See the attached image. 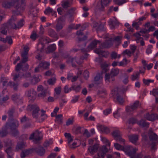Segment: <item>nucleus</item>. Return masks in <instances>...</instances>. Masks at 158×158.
<instances>
[{
    "label": "nucleus",
    "instance_id": "obj_1",
    "mask_svg": "<svg viewBox=\"0 0 158 158\" xmlns=\"http://www.w3.org/2000/svg\"><path fill=\"white\" fill-rule=\"evenodd\" d=\"M19 122L16 120L7 122L5 124L2 130L1 131L0 137L6 136L9 132L11 133L14 136L19 135V131L17 128L19 126Z\"/></svg>",
    "mask_w": 158,
    "mask_h": 158
},
{
    "label": "nucleus",
    "instance_id": "obj_2",
    "mask_svg": "<svg viewBox=\"0 0 158 158\" xmlns=\"http://www.w3.org/2000/svg\"><path fill=\"white\" fill-rule=\"evenodd\" d=\"M14 8L15 10L12 11L14 15H20L25 10L26 6V0H15Z\"/></svg>",
    "mask_w": 158,
    "mask_h": 158
},
{
    "label": "nucleus",
    "instance_id": "obj_3",
    "mask_svg": "<svg viewBox=\"0 0 158 158\" xmlns=\"http://www.w3.org/2000/svg\"><path fill=\"white\" fill-rule=\"evenodd\" d=\"M112 45V42L111 40H108L105 42L102 43L99 46V48L96 49L95 50V52L101 55L102 56H105L104 55L105 52L101 50V49H103L105 48H107L110 47Z\"/></svg>",
    "mask_w": 158,
    "mask_h": 158
},
{
    "label": "nucleus",
    "instance_id": "obj_4",
    "mask_svg": "<svg viewBox=\"0 0 158 158\" xmlns=\"http://www.w3.org/2000/svg\"><path fill=\"white\" fill-rule=\"evenodd\" d=\"M13 80L14 81H16L18 78L21 79L22 78H24L27 80H31L32 78L31 73L28 72L25 73L19 71L13 75Z\"/></svg>",
    "mask_w": 158,
    "mask_h": 158
},
{
    "label": "nucleus",
    "instance_id": "obj_5",
    "mask_svg": "<svg viewBox=\"0 0 158 158\" xmlns=\"http://www.w3.org/2000/svg\"><path fill=\"white\" fill-rule=\"evenodd\" d=\"M28 50L24 49V52L21 54V56L22 60V61L19 63H18L15 67V71L18 72L19 70L21 68V66H22V63H25L28 61Z\"/></svg>",
    "mask_w": 158,
    "mask_h": 158
},
{
    "label": "nucleus",
    "instance_id": "obj_6",
    "mask_svg": "<svg viewBox=\"0 0 158 158\" xmlns=\"http://www.w3.org/2000/svg\"><path fill=\"white\" fill-rule=\"evenodd\" d=\"M42 137L43 135L41 132L39 131L38 130H36L31 135L29 139H33V141L36 143L42 139Z\"/></svg>",
    "mask_w": 158,
    "mask_h": 158
},
{
    "label": "nucleus",
    "instance_id": "obj_7",
    "mask_svg": "<svg viewBox=\"0 0 158 158\" xmlns=\"http://www.w3.org/2000/svg\"><path fill=\"white\" fill-rule=\"evenodd\" d=\"M122 151L126 153L131 158H133V156L136 152V149L130 145L123 146Z\"/></svg>",
    "mask_w": 158,
    "mask_h": 158
},
{
    "label": "nucleus",
    "instance_id": "obj_8",
    "mask_svg": "<svg viewBox=\"0 0 158 158\" xmlns=\"http://www.w3.org/2000/svg\"><path fill=\"white\" fill-rule=\"evenodd\" d=\"M52 41L51 40L48 38L45 37L42 38L40 42L39 43L37 46V50L40 52H42L43 51L44 44H48Z\"/></svg>",
    "mask_w": 158,
    "mask_h": 158
},
{
    "label": "nucleus",
    "instance_id": "obj_9",
    "mask_svg": "<svg viewBox=\"0 0 158 158\" xmlns=\"http://www.w3.org/2000/svg\"><path fill=\"white\" fill-rule=\"evenodd\" d=\"M119 73V69H111L110 73H106L105 75L106 80L108 81L110 78H112V81H114V77L117 76Z\"/></svg>",
    "mask_w": 158,
    "mask_h": 158
},
{
    "label": "nucleus",
    "instance_id": "obj_10",
    "mask_svg": "<svg viewBox=\"0 0 158 158\" xmlns=\"http://www.w3.org/2000/svg\"><path fill=\"white\" fill-rule=\"evenodd\" d=\"M108 151L106 146H103L99 149L98 152L93 156V158H104Z\"/></svg>",
    "mask_w": 158,
    "mask_h": 158
},
{
    "label": "nucleus",
    "instance_id": "obj_11",
    "mask_svg": "<svg viewBox=\"0 0 158 158\" xmlns=\"http://www.w3.org/2000/svg\"><path fill=\"white\" fill-rule=\"evenodd\" d=\"M88 27L87 24H84L82 25L81 29L77 32L76 34L79 36L78 38L79 42L85 40L87 39V37L86 35H84L82 38H81L80 36L83 35V31L86 29Z\"/></svg>",
    "mask_w": 158,
    "mask_h": 158
},
{
    "label": "nucleus",
    "instance_id": "obj_12",
    "mask_svg": "<svg viewBox=\"0 0 158 158\" xmlns=\"http://www.w3.org/2000/svg\"><path fill=\"white\" fill-rule=\"evenodd\" d=\"M140 106V104L139 101H136L131 106H127L126 107V111L129 114H132L133 111Z\"/></svg>",
    "mask_w": 158,
    "mask_h": 158
},
{
    "label": "nucleus",
    "instance_id": "obj_13",
    "mask_svg": "<svg viewBox=\"0 0 158 158\" xmlns=\"http://www.w3.org/2000/svg\"><path fill=\"white\" fill-rule=\"evenodd\" d=\"M111 94L114 96H116V99L118 102L121 105H122L124 102V100L122 96L118 93V88H115L111 90Z\"/></svg>",
    "mask_w": 158,
    "mask_h": 158
},
{
    "label": "nucleus",
    "instance_id": "obj_14",
    "mask_svg": "<svg viewBox=\"0 0 158 158\" xmlns=\"http://www.w3.org/2000/svg\"><path fill=\"white\" fill-rule=\"evenodd\" d=\"M112 135L114 139L116 140L119 141L120 143L123 144H125V140L122 138L121 134L119 131L115 130L113 131L112 133Z\"/></svg>",
    "mask_w": 158,
    "mask_h": 158
},
{
    "label": "nucleus",
    "instance_id": "obj_15",
    "mask_svg": "<svg viewBox=\"0 0 158 158\" xmlns=\"http://www.w3.org/2000/svg\"><path fill=\"white\" fill-rule=\"evenodd\" d=\"M65 19L63 16H60L57 20L56 29L58 32L59 31L63 28L64 25Z\"/></svg>",
    "mask_w": 158,
    "mask_h": 158
},
{
    "label": "nucleus",
    "instance_id": "obj_16",
    "mask_svg": "<svg viewBox=\"0 0 158 158\" xmlns=\"http://www.w3.org/2000/svg\"><path fill=\"white\" fill-rule=\"evenodd\" d=\"M32 109H33L32 112V116L34 118L37 119L40 115L39 112L40 111L39 108L35 105H32L31 106Z\"/></svg>",
    "mask_w": 158,
    "mask_h": 158
},
{
    "label": "nucleus",
    "instance_id": "obj_17",
    "mask_svg": "<svg viewBox=\"0 0 158 158\" xmlns=\"http://www.w3.org/2000/svg\"><path fill=\"white\" fill-rule=\"evenodd\" d=\"M17 19L15 16H13L11 19L9 20L7 24V26L9 28H12L14 29H16V24L15 23V21Z\"/></svg>",
    "mask_w": 158,
    "mask_h": 158
},
{
    "label": "nucleus",
    "instance_id": "obj_18",
    "mask_svg": "<svg viewBox=\"0 0 158 158\" xmlns=\"http://www.w3.org/2000/svg\"><path fill=\"white\" fill-rule=\"evenodd\" d=\"M15 111V106H12L10 108L7 112V114L8 117V119L7 122L12 121L13 119H15L19 121L16 119L13 118L14 114Z\"/></svg>",
    "mask_w": 158,
    "mask_h": 158
},
{
    "label": "nucleus",
    "instance_id": "obj_19",
    "mask_svg": "<svg viewBox=\"0 0 158 158\" xmlns=\"http://www.w3.org/2000/svg\"><path fill=\"white\" fill-rule=\"evenodd\" d=\"M37 90L38 91L40 92L38 94V96L40 99H44L46 97L47 93L42 85L38 86Z\"/></svg>",
    "mask_w": 158,
    "mask_h": 158
},
{
    "label": "nucleus",
    "instance_id": "obj_20",
    "mask_svg": "<svg viewBox=\"0 0 158 158\" xmlns=\"http://www.w3.org/2000/svg\"><path fill=\"white\" fill-rule=\"evenodd\" d=\"M144 117L146 119L152 121L158 119V115L156 114H150L148 113H147L144 114Z\"/></svg>",
    "mask_w": 158,
    "mask_h": 158
},
{
    "label": "nucleus",
    "instance_id": "obj_21",
    "mask_svg": "<svg viewBox=\"0 0 158 158\" xmlns=\"http://www.w3.org/2000/svg\"><path fill=\"white\" fill-rule=\"evenodd\" d=\"M111 1V0H101L98 2L99 9L101 11L104 10L105 6H107Z\"/></svg>",
    "mask_w": 158,
    "mask_h": 158
},
{
    "label": "nucleus",
    "instance_id": "obj_22",
    "mask_svg": "<svg viewBox=\"0 0 158 158\" xmlns=\"http://www.w3.org/2000/svg\"><path fill=\"white\" fill-rule=\"evenodd\" d=\"M34 151V148L28 149L23 151L20 154L21 158H24L30 154L32 153Z\"/></svg>",
    "mask_w": 158,
    "mask_h": 158
},
{
    "label": "nucleus",
    "instance_id": "obj_23",
    "mask_svg": "<svg viewBox=\"0 0 158 158\" xmlns=\"http://www.w3.org/2000/svg\"><path fill=\"white\" fill-rule=\"evenodd\" d=\"M15 0H10L6 1L3 3L2 6L5 8H10L11 6H14L15 3Z\"/></svg>",
    "mask_w": 158,
    "mask_h": 158
},
{
    "label": "nucleus",
    "instance_id": "obj_24",
    "mask_svg": "<svg viewBox=\"0 0 158 158\" xmlns=\"http://www.w3.org/2000/svg\"><path fill=\"white\" fill-rule=\"evenodd\" d=\"M99 145L97 143L94 144L92 146H90L88 148V150L89 151L90 153L92 155L94 154L97 152Z\"/></svg>",
    "mask_w": 158,
    "mask_h": 158
},
{
    "label": "nucleus",
    "instance_id": "obj_25",
    "mask_svg": "<svg viewBox=\"0 0 158 158\" xmlns=\"http://www.w3.org/2000/svg\"><path fill=\"white\" fill-rule=\"evenodd\" d=\"M34 151L38 155L40 156H43L45 152V149L43 147L40 146L34 148Z\"/></svg>",
    "mask_w": 158,
    "mask_h": 158
},
{
    "label": "nucleus",
    "instance_id": "obj_26",
    "mask_svg": "<svg viewBox=\"0 0 158 158\" xmlns=\"http://www.w3.org/2000/svg\"><path fill=\"white\" fill-rule=\"evenodd\" d=\"M11 98L12 100L17 103L22 104L23 102L22 100L19 95L14 94L12 96Z\"/></svg>",
    "mask_w": 158,
    "mask_h": 158
},
{
    "label": "nucleus",
    "instance_id": "obj_27",
    "mask_svg": "<svg viewBox=\"0 0 158 158\" xmlns=\"http://www.w3.org/2000/svg\"><path fill=\"white\" fill-rule=\"evenodd\" d=\"M86 43H84L82 45V47H81V50L82 52H83L84 54V55L81 56V59L83 60L85 59H86L89 55V54L87 53L86 52L87 51H89V50H88L87 49L86 50L84 48H82L83 47H85L86 46Z\"/></svg>",
    "mask_w": 158,
    "mask_h": 158
},
{
    "label": "nucleus",
    "instance_id": "obj_28",
    "mask_svg": "<svg viewBox=\"0 0 158 158\" xmlns=\"http://www.w3.org/2000/svg\"><path fill=\"white\" fill-rule=\"evenodd\" d=\"M101 42L99 40H95L92 41L88 46L87 49L88 50H92L97 46V44L98 43H100Z\"/></svg>",
    "mask_w": 158,
    "mask_h": 158
},
{
    "label": "nucleus",
    "instance_id": "obj_29",
    "mask_svg": "<svg viewBox=\"0 0 158 158\" xmlns=\"http://www.w3.org/2000/svg\"><path fill=\"white\" fill-rule=\"evenodd\" d=\"M129 140L134 144L136 143L139 139V135L136 134L131 135L128 136Z\"/></svg>",
    "mask_w": 158,
    "mask_h": 158
},
{
    "label": "nucleus",
    "instance_id": "obj_30",
    "mask_svg": "<svg viewBox=\"0 0 158 158\" xmlns=\"http://www.w3.org/2000/svg\"><path fill=\"white\" fill-rule=\"evenodd\" d=\"M149 138L151 140H156L158 139L157 135L153 133L151 129H150L148 133Z\"/></svg>",
    "mask_w": 158,
    "mask_h": 158
},
{
    "label": "nucleus",
    "instance_id": "obj_31",
    "mask_svg": "<svg viewBox=\"0 0 158 158\" xmlns=\"http://www.w3.org/2000/svg\"><path fill=\"white\" fill-rule=\"evenodd\" d=\"M36 94V93L34 89H31L28 91L27 95L28 97L31 98L32 99H34L35 98Z\"/></svg>",
    "mask_w": 158,
    "mask_h": 158
},
{
    "label": "nucleus",
    "instance_id": "obj_32",
    "mask_svg": "<svg viewBox=\"0 0 158 158\" xmlns=\"http://www.w3.org/2000/svg\"><path fill=\"white\" fill-rule=\"evenodd\" d=\"M50 63L49 62L41 61L39 64V66L44 69H49Z\"/></svg>",
    "mask_w": 158,
    "mask_h": 158
},
{
    "label": "nucleus",
    "instance_id": "obj_33",
    "mask_svg": "<svg viewBox=\"0 0 158 158\" xmlns=\"http://www.w3.org/2000/svg\"><path fill=\"white\" fill-rule=\"evenodd\" d=\"M8 85L11 88H13L15 91H17L18 90V87L19 84L18 83H15L14 82L10 81L8 83Z\"/></svg>",
    "mask_w": 158,
    "mask_h": 158
},
{
    "label": "nucleus",
    "instance_id": "obj_34",
    "mask_svg": "<svg viewBox=\"0 0 158 158\" xmlns=\"http://www.w3.org/2000/svg\"><path fill=\"white\" fill-rule=\"evenodd\" d=\"M48 32L49 35L56 39H57L58 38V37L57 35L56 32L53 29L50 28L48 29Z\"/></svg>",
    "mask_w": 158,
    "mask_h": 158
},
{
    "label": "nucleus",
    "instance_id": "obj_35",
    "mask_svg": "<svg viewBox=\"0 0 158 158\" xmlns=\"http://www.w3.org/2000/svg\"><path fill=\"white\" fill-rule=\"evenodd\" d=\"M56 46L55 44H51L48 47L46 53H49L52 52L56 50Z\"/></svg>",
    "mask_w": 158,
    "mask_h": 158
},
{
    "label": "nucleus",
    "instance_id": "obj_36",
    "mask_svg": "<svg viewBox=\"0 0 158 158\" xmlns=\"http://www.w3.org/2000/svg\"><path fill=\"white\" fill-rule=\"evenodd\" d=\"M76 58V57H73L71 56L68 59H67L66 62L68 64H69L71 63L72 64V65L73 67H76V65L75 64Z\"/></svg>",
    "mask_w": 158,
    "mask_h": 158
},
{
    "label": "nucleus",
    "instance_id": "obj_37",
    "mask_svg": "<svg viewBox=\"0 0 158 158\" xmlns=\"http://www.w3.org/2000/svg\"><path fill=\"white\" fill-rule=\"evenodd\" d=\"M9 28L7 26V24L5 23L3 24L1 29V32L5 35H7V31L8 29Z\"/></svg>",
    "mask_w": 158,
    "mask_h": 158
},
{
    "label": "nucleus",
    "instance_id": "obj_38",
    "mask_svg": "<svg viewBox=\"0 0 158 158\" xmlns=\"http://www.w3.org/2000/svg\"><path fill=\"white\" fill-rule=\"evenodd\" d=\"M5 152L7 154L8 158H12L13 153L11 147H9L7 148L5 150Z\"/></svg>",
    "mask_w": 158,
    "mask_h": 158
},
{
    "label": "nucleus",
    "instance_id": "obj_39",
    "mask_svg": "<svg viewBox=\"0 0 158 158\" xmlns=\"http://www.w3.org/2000/svg\"><path fill=\"white\" fill-rule=\"evenodd\" d=\"M139 125L142 127H148L149 124V123L146 122V121L143 119H141L139 122Z\"/></svg>",
    "mask_w": 158,
    "mask_h": 158
},
{
    "label": "nucleus",
    "instance_id": "obj_40",
    "mask_svg": "<svg viewBox=\"0 0 158 158\" xmlns=\"http://www.w3.org/2000/svg\"><path fill=\"white\" fill-rule=\"evenodd\" d=\"M98 127L102 132L106 134H108L110 132L109 129L106 127H105L104 126L100 125Z\"/></svg>",
    "mask_w": 158,
    "mask_h": 158
},
{
    "label": "nucleus",
    "instance_id": "obj_41",
    "mask_svg": "<svg viewBox=\"0 0 158 158\" xmlns=\"http://www.w3.org/2000/svg\"><path fill=\"white\" fill-rule=\"evenodd\" d=\"M101 68L102 69V73H106L108 70V65L106 64H102L101 65Z\"/></svg>",
    "mask_w": 158,
    "mask_h": 158
},
{
    "label": "nucleus",
    "instance_id": "obj_42",
    "mask_svg": "<svg viewBox=\"0 0 158 158\" xmlns=\"http://www.w3.org/2000/svg\"><path fill=\"white\" fill-rule=\"evenodd\" d=\"M25 147V143L23 142H21L17 144L16 148L17 150H21Z\"/></svg>",
    "mask_w": 158,
    "mask_h": 158
},
{
    "label": "nucleus",
    "instance_id": "obj_43",
    "mask_svg": "<svg viewBox=\"0 0 158 158\" xmlns=\"http://www.w3.org/2000/svg\"><path fill=\"white\" fill-rule=\"evenodd\" d=\"M72 90L75 91L76 92H78L80 91L81 89V86L80 85L76 86L74 85H73L71 86Z\"/></svg>",
    "mask_w": 158,
    "mask_h": 158
},
{
    "label": "nucleus",
    "instance_id": "obj_44",
    "mask_svg": "<svg viewBox=\"0 0 158 158\" xmlns=\"http://www.w3.org/2000/svg\"><path fill=\"white\" fill-rule=\"evenodd\" d=\"M20 121L21 123L24 124L26 123H27L29 121V119L26 115H24L20 119Z\"/></svg>",
    "mask_w": 158,
    "mask_h": 158
},
{
    "label": "nucleus",
    "instance_id": "obj_45",
    "mask_svg": "<svg viewBox=\"0 0 158 158\" xmlns=\"http://www.w3.org/2000/svg\"><path fill=\"white\" fill-rule=\"evenodd\" d=\"M138 120L134 117H131L128 120V122L129 124H134L137 122Z\"/></svg>",
    "mask_w": 158,
    "mask_h": 158
},
{
    "label": "nucleus",
    "instance_id": "obj_46",
    "mask_svg": "<svg viewBox=\"0 0 158 158\" xmlns=\"http://www.w3.org/2000/svg\"><path fill=\"white\" fill-rule=\"evenodd\" d=\"M22 66H21V68L19 70L18 72H19V70L22 69L23 71H26L28 70L29 68V65L25 63H22Z\"/></svg>",
    "mask_w": 158,
    "mask_h": 158
},
{
    "label": "nucleus",
    "instance_id": "obj_47",
    "mask_svg": "<svg viewBox=\"0 0 158 158\" xmlns=\"http://www.w3.org/2000/svg\"><path fill=\"white\" fill-rule=\"evenodd\" d=\"M150 93L155 97L158 96V88L153 89L152 91H150Z\"/></svg>",
    "mask_w": 158,
    "mask_h": 158
},
{
    "label": "nucleus",
    "instance_id": "obj_48",
    "mask_svg": "<svg viewBox=\"0 0 158 158\" xmlns=\"http://www.w3.org/2000/svg\"><path fill=\"white\" fill-rule=\"evenodd\" d=\"M143 83L147 85H149L150 83H153L154 81L153 80L145 79H143Z\"/></svg>",
    "mask_w": 158,
    "mask_h": 158
},
{
    "label": "nucleus",
    "instance_id": "obj_49",
    "mask_svg": "<svg viewBox=\"0 0 158 158\" xmlns=\"http://www.w3.org/2000/svg\"><path fill=\"white\" fill-rule=\"evenodd\" d=\"M128 61V62H129L130 61H127L126 59L124 58L123 59L122 61H121L119 63V65L120 66H124L127 64Z\"/></svg>",
    "mask_w": 158,
    "mask_h": 158
},
{
    "label": "nucleus",
    "instance_id": "obj_50",
    "mask_svg": "<svg viewBox=\"0 0 158 158\" xmlns=\"http://www.w3.org/2000/svg\"><path fill=\"white\" fill-rule=\"evenodd\" d=\"M24 20L23 19H21L16 25V29H19V28L22 27L23 25V23Z\"/></svg>",
    "mask_w": 158,
    "mask_h": 158
},
{
    "label": "nucleus",
    "instance_id": "obj_51",
    "mask_svg": "<svg viewBox=\"0 0 158 158\" xmlns=\"http://www.w3.org/2000/svg\"><path fill=\"white\" fill-rule=\"evenodd\" d=\"M56 79L55 77H52L48 80V83L49 85H53L56 82Z\"/></svg>",
    "mask_w": 158,
    "mask_h": 158
},
{
    "label": "nucleus",
    "instance_id": "obj_52",
    "mask_svg": "<svg viewBox=\"0 0 158 158\" xmlns=\"http://www.w3.org/2000/svg\"><path fill=\"white\" fill-rule=\"evenodd\" d=\"M74 122L73 118H69L66 122V125L67 126H69L70 125H72Z\"/></svg>",
    "mask_w": 158,
    "mask_h": 158
},
{
    "label": "nucleus",
    "instance_id": "obj_53",
    "mask_svg": "<svg viewBox=\"0 0 158 158\" xmlns=\"http://www.w3.org/2000/svg\"><path fill=\"white\" fill-rule=\"evenodd\" d=\"M52 143V140H49L45 141L43 145L45 148H47Z\"/></svg>",
    "mask_w": 158,
    "mask_h": 158
},
{
    "label": "nucleus",
    "instance_id": "obj_54",
    "mask_svg": "<svg viewBox=\"0 0 158 158\" xmlns=\"http://www.w3.org/2000/svg\"><path fill=\"white\" fill-rule=\"evenodd\" d=\"M114 146L115 148L118 150H123V146H122L121 145L117 143H115L114 144Z\"/></svg>",
    "mask_w": 158,
    "mask_h": 158
},
{
    "label": "nucleus",
    "instance_id": "obj_55",
    "mask_svg": "<svg viewBox=\"0 0 158 158\" xmlns=\"http://www.w3.org/2000/svg\"><path fill=\"white\" fill-rule=\"evenodd\" d=\"M153 46L152 45H149L148 46V48L146 50V53L149 54L152 53V48Z\"/></svg>",
    "mask_w": 158,
    "mask_h": 158
},
{
    "label": "nucleus",
    "instance_id": "obj_56",
    "mask_svg": "<svg viewBox=\"0 0 158 158\" xmlns=\"http://www.w3.org/2000/svg\"><path fill=\"white\" fill-rule=\"evenodd\" d=\"M31 82L33 84H36L40 81V79L38 77H34L32 79H31Z\"/></svg>",
    "mask_w": 158,
    "mask_h": 158
},
{
    "label": "nucleus",
    "instance_id": "obj_57",
    "mask_svg": "<svg viewBox=\"0 0 158 158\" xmlns=\"http://www.w3.org/2000/svg\"><path fill=\"white\" fill-rule=\"evenodd\" d=\"M6 42H7L8 44H11L13 43L12 39L11 36H7L6 38Z\"/></svg>",
    "mask_w": 158,
    "mask_h": 158
},
{
    "label": "nucleus",
    "instance_id": "obj_58",
    "mask_svg": "<svg viewBox=\"0 0 158 158\" xmlns=\"http://www.w3.org/2000/svg\"><path fill=\"white\" fill-rule=\"evenodd\" d=\"M102 78L101 75L100 73L97 74L94 78L95 82L98 81Z\"/></svg>",
    "mask_w": 158,
    "mask_h": 158
},
{
    "label": "nucleus",
    "instance_id": "obj_59",
    "mask_svg": "<svg viewBox=\"0 0 158 158\" xmlns=\"http://www.w3.org/2000/svg\"><path fill=\"white\" fill-rule=\"evenodd\" d=\"M102 141L104 143H107L106 145L110 147V143L109 140L105 137L102 138Z\"/></svg>",
    "mask_w": 158,
    "mask_h": 158
},
{
    "label": "nucleus",
    "instance_id": "obj_60",
    "mask_svg": "<svg viewBox=\"0 0 158 158\" xmlns=\"http://www.w3.org/2000/svg\"><path fill=\"white\" fill-rule=\"evenodd\" d=\"M69 5L70 3L69 2L67 1L64 2V3L62 5V6L63 8L67 9L68 7H69Z\"/></svg>",
    "mask_w": 158,
    "mask_h": 158
},
{
    "label": "nucleus",
    "instance_id": "obj_61",
    "mask_svg": "<svg viewBox=\"0 0 158 158\" xmlns=\"http://www.w3.org/2000/svg\"><path fill=\"white\" fill-rule=\"evenodd\" d=\"M76 8H72L69 9L68 12V15H73L74 14V11L76 10Z\"/></svg>",
    "mask_w": 158,
    "mask_h": 158
},
{
    "label": "nucleus",
    "instance_id": "obj_62",
    "mask_svg": "<svg viewBox=\"0 0 158 158\" xmlns=\"http://www.w3.org/2000/svg\"><path fill=\"white\" fill-rule=\"evenodd\" d=\"M97 30L98 31H105V30L104 29L103 25L102 24H100V25L97 28Z\"/></svg>",
    "mask_w": 158,
    "mask_h": 158
},
{
    "label": "nucleus",
    "instance_id": "obj_63",
    "mask_svg": "<svg viewBox=\"0 0 158 158\" xmlns=\"http://www.w3.org/2000/svg\"><path fill=\"white\" fill-rule=\"evenodd\" d=\"M61 87H58L55 89V91L56 94L59 95L61 92Z\"/></svg>",
    "mask_w": 158,
    "mask_h": 158
},
{
    "label": "nucleus",
    "instance_id": "obj_64",
    "mask_svg": "<svg viewBox=\"0 0 158 158\" xmlns=\"http://www.w3.org/2000/svg\"><path fill=\"white\" fill-rule=\"evenodd\" d=\"M9 98V97L7 95H6L3 97L2 99L0 100V103H3L6 102Z\"/></svg>",
    "mask_w": 158,
    "mask_h": 158
}]
</instances>
